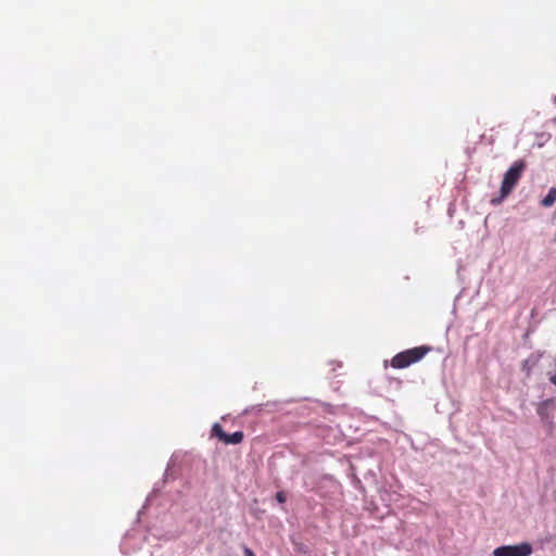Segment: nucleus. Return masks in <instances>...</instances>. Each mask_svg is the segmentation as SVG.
<instances>
[{"label": "nucleus", "instance_id": "6", "mask_svg": "<svg viewBox=\"0 0 556 556\" xmlns=\"http://www.w3.org/2000/svg\"><path fill=\"white\" fill-rule=\"evenodd\" d=\"M556 201V188L552 187L546 197L541 201L542 206L551 207Z\"/></svg>", "mask_w": 556, "mask_h": 556}, {"label": "nucleus", "instance_id": "9", "mask_svg": "<svg viewBox=\"0 0 556 556\" xmlns=\"http://www.w3.org/2000/svg\"><path fill=\"white\" fill-rule=\"evenodd\" d=\"M244 553L247 556H254V553L248 547L244 549Z\"/></svg>", "mask_w": 556, "mask_h": 556}, {"label": "nucleus", "instance_id": "2", "mask_svg": "<svg viewBox=\"0 0 556 556\" xmlns=\"http://www.w3.org/2000/svg\"><path fill=\"white\" fill-rule=\"evenodd\" d=\"M430 351L431 348L428 345H420L405 350L391 358L390 366L395 369L406 368L421 361Z\"/></svg>", "mask_w": 556, "mask_h": 556}, {"label": "nucleus", "instance_id": "4", "mask_svg": "<svg viewBox=\"0 0 556 556\" xmlns=\"http://www.w3.org/2000/svg\"><path fill=\"white\" fill-rule=\"evenodd\" d=\"M556 409V404L553 399L541 402L536 407V413L543 421L551 422Z\"/></svg>", "mask_w": 556, "mask_h": 556}, {"label": "nucleus", "instance_id": "5", "mask_svg": "<svg viewBox=\"0 0 556 556\" xmlns=\"http://www.w3.org/2000/svg\"><path fill=\"white\" fill-rule=\"evenodd\" d=\"M243 432L242 431H236L231 434L226 433V437L224 439V443L226 444H239L243 440Z\"/></svg>", "mask_w": 556, "mask_h": 556}, {"label": "nucleus", "instance_id": "3", "mask_svg": "<svg viewBox=\"0 0 556 556\" xmlns=\"http://www.w3.org/2000/svg\"><path fill=\"white\" fill-rule=\"evenodd\" d=\"M533 549L529 543L518 545H504L494 549V556H530Z\"/></svg>", "mask_w": 556, "mask_h": 556}, {"label": "nucleus", "instance_id": "1", "mask_svg": "<svg viewBox=\"0 0 556 556\" xmlns=\"http://www.w3.org/2000/svg\"><path fill=\"white\" fill-rule=\"evenodd\" d=\"M526 169V162L523 160L516 161L509 169L504 174V178L501 185V197L498 199H492V204H500L510 192L514 190L519 179Z\"/></svg>", "mask_w": 556, "mask_h": 556}, {"label": "nucleus", "instance_id": "7", "mask_svg": "<svg viewBox=\"0 0 556 556\" xmlns=\"http://www.w3.org/2000/svg\"><path fill=\"white\" fill-rule=\"evenodd\" d=\"M212 432L216 438H218L222 442H224L226 432L224 431L223 427L219 424H215L213 426Z\"/></svg>", "mask_w": 556, "mask_h": 556}, {"label": "nucleus", "instance_id": "8", "mask_svg": "<svg viewBox=\"0 0 556 556\" xmlns=\"http://www.w3.org/2000/svg\"><path fill=\"white\" fill-rule=\"evenodd\" d=\"M276 500L279 502V503H285L286 502V495L283 492H278L276 494Z\"/></svg>", "mask_w": 556, "mask_h": 556}]
</instances>
